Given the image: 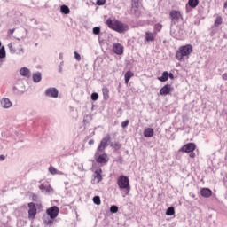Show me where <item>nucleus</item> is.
<instances>
[{
	"label": "nucleus",
	"mask_w": 227,
	"mask_h": 227,
	"mask_svg": "<svg viewBox=\"0 0 227 227\" xmlns=\"http://www.w3.org/2000/svg\"><path fill=\"white\" fill-rule=\"evenodd\" d=\"M46 214L51 219H56V217H58V215H59V207H58L57 206H53L46 210Z\"/></svg>",
	"instance_id": "nucleus-6"
},
{
	"label": "nucleus",
	"mask_w": 227,
	"mask_h": 227,
	"mask_svg": "<svg viewBox=\"0 0 227 227\" xmlns=\"http://www.w3.org/2000/svg\"><path fill=\"white\" fill-rule=\"evenodd\" d=\"M1 106L4 107V109H10L12 107V101L8 98H3L1 100Z\"/></svg>",
	"instance_id": "nucleus-14"
},
{
	"label": "nucleus",
	"mask_w": 227,
	"mask_h": 227,
	"mask_svg": "<svg viewBox=\"0 0 227 227\" xmlns=\"http://www.w3.org/2000/svg\"><path fill=\"white\" fill-rule=\"evenodd\" d=\"M223 8H227V1L224 3Z\"/></svg>",
	"instance_id": "nucleus-45"
},
{
	"label": "nucleus",
	"mask_w": 227,
	"mask_h": 227,
	"mask_svg": "<svg viewBox=\"0 0 227 227\" xmlns=\"http://www.w3.org/2000/svg\"><path fill=\"white\" fill-rule=\"evenodd\" d=\"M91 100H98V93H97V92L92 93Z\"/></svg>",
	"instance_id": "nucleus-35"
},
{
	"label": "nucleus",
	"mask_w": 227,
	"mask_h": 227,
	"mask_svg": "<svg viewBox=\"0 0 227 227\" xmlns=\"http://www.w3.org/2000/svg\"><path fill=\"white\" fill-rule=\"evenodd\" d=\"M60 12L65 13V15H68V13H70V8H68V6H67V5H62L60 7Z\"/></svg>",
	"instance_id": "nucleus-24"
},
{
	"label": "nucleus",
	"mask_w": 227,
	"mask_h": 227,
	"mask_svg": "<svg viewBox=\"0 0 227 227\" xmlns=\"http://www.w3.org/2000/svg\"><path fill=\"white\" fill-rule=\"evenodd\" d=\"M96 4H98V6H104L106 0H97Z\"/></svg>",
	"instance_id": "nucleus-33"
},
{
	"label": "nucleus",
	"mask_w": 227,
	"mask_h": 227,
	"mask_svg": "<svg viewBox=\"0 0 227 227\" xmlns=\"http://www.w3.org/2000/svg\"><path fill=\"white\" fill-rule=\"evenodd\" d=\"M6 157L4 155H0V160H4Z\"/></svg>",
	"instance_id": "nucleus-43"
},
{
	"label": "nucleus",
	"mask_w": 227,
	"mask_h": 227,
	"mask_svg": "<svg viewBox=\"0 0 227 227\" xmlns=\"http://www.w3.org/2000/svg\"><path fill=\"white\" fill-rule=\"evenodd\" d=\"M169 17L171 19L172 24H178V22H180V20H183L184 19V17L182 16V12L176 10L170 11Z\"/></svg>",
	"instance_id": "nucleus-5"
},
{
	"label": "nucleus",
	"mask_w": 227,
	"mask_h": 227,
	"mask_svg": "<svg viewBox=\"0 0 227 227\" xmlns=\"http://www.w3.org/2000/svg\"><path fill=\"white\" fill-rule=\"evenodd\" d=\"M132 77H134V74L132 73V71L126 72L124 75L125 84H129V82L130 81V79H132Z\"/></svg>",
	"instance_id": "nucleus-19"
},
{
	"label": "nucleus",
	"mask_w": 227,
	"mask_h": 227,
	"mask_svg": "<svg viewBox=\"0 0 227 227\" xmlns=\"http://www.w3.org/2000/svg\"><path fill=\"white\" fill-rule=\"evenodd\" d=\"M157 36V32H145V39L146 42H155V37Z\"/></svg>",
	"instance_id": "nucleus-13"
},
{
	"label": "nucleus",
	"mask_w": 227,
	"mask_h": 227,
	"mask_svg": "<svg viewBox=\"0 0 227 227\" xmlns=\"http://www.w3.org/2000/svg\"><path fill=\"white\" fill-rule=\"evenodd\" d=\"M188 4L190 8H196L200 4V0H189Z\"/></svg>",
	"instance_id": "nucleus-21"
},
{
	"label": "nucleus",
	"mask_w": 227,
	"mask_h": 227,
	"mask_svg": "<svg viewBox=\"0 0 227 227\" xmlns=\"http://www.w3.org/2000/svg\"><path fill=\"white\" fill-rule=\"evenodd\" d=\"M96 161L98 164H107L109 162V157L104 153L97 157Z\"/></svg>",
	"instance_id": "nucleus-11"
},
{
	"label": "nucleus",
	"mask_w": 227,
	"mask_h": 227,
	"mask_svg": "<svg viewBox=\"0 0 227 227\" xmlns=\"http://www.w3.org/2000/svg\"><path fill=\"white\" fill-rule=\"evenodd\" d=\"M117 185L120 191H123V196L130 194V180L127 176H120L117 179Z\"/></svg>",
	"instance_id": "nucleus-3"
},
{
	"label": "nucleus",
	"mask_w": 227,
	"mask_h": 227,
	"mask_svg": "<svg viewBox=\"0 0 227 227\" xmlns=\"http://www.w3.org/2000/svg\"><path fill=\"white\" fill-rule=\"evenodd\" d=\"M3 58H6V51L4 50V46L0 49V59Z\"/></svg>",
	"instance_id": "nucleus-28"
},
{
	"label": "nucleus",
	"mask_w": 227,
	"mask_h": 227,
	"mask_svg": "<svg viewBox=\"0 0 227 227\" xmlns=\"http://www.w3.org/2000/svg\"><path fill=\"white\" fill-rule=\"evenodd\" d=\"M137 6H139V3L138 2H134L132 4V8H137Z\"/></svg>",
	"instance_id": "nucleus-38"
},
{
	"label": "nucleus",
	"mask_w": 227,
	"mask_h": 227,
	"mask_svg": "<svg viewBox=\"0 0 227 227\" xmlns=\"http://www.w3.org/2000/svg\"><path fill=\"white\" fill-rule=\"evenodd\" d=\"M49 172L51 174V175H58V170L56 169V168L51 166L49 168Z\"/></svg>",
	"instance_id": "nucleus-29"
},
{
	"label": "nucleus",
	"mask_w": 227,
	"mask_h": 227,
	"mask_svg": "<svg viewBox=\"0 0 227 227\" xmlns=\"http://www.w3.org/2000/svg\"><path fill=\"white\" fill-rule=\"evenodd\" d=\"M45 95L46 97H51V98H58L59 91H58V89L51 87L45 90Z\"/></svg>",
	"instance_id": "nucleus-9"
},
{
	"label": "nucleus",
	"mask_w": 227,
	"mask_h": 227,
	"mask_svg": "<svg viewBox=\"0 0 227 227\" xmlns=\"http://www.w3.org/2000/svg\"><path fill=\"white\" fill-rule=\"evenodd\" d=\"M33 81L34 82H40L42 81V74L41 73H35L33 74Z\"/></svg>",
	"instance_id": "nucleus-22"
},
{
	"label": "nucleus",
	"mask_w": 227,
	"mask_h": 227,
	"mask_svg": "<svg viewBox=\"0 0 227 227\" xmlns=\"http://www.w3.org/2000/svg\"><path fill=\"white\" fill-rule=\"evenodd\" d=\"M191 54H192V45L186 44L180 46L176 52V59L177 61H185V59H189Z\"/></svg>",
	"instance_id": "nucleus-2"
},
{
	"label": "nucleus",
	"mask_w": 227,
	"mask_h": 227,
	"mask_svg": "<svg viewBox=\"0 0 227 227\" xmlns=\"http://www.w3.org/2000/svg\"><path fill=\"white\" fill-rule=\"evenodd\" d=\"M109 141H111V135H106L100 142L99 146L98 147L96 155L98 153H104L106 148H107L109 145Z\"/></svg>",
	"instance_id": "nucleus-4"
},
{
	"label": "nucleus",
	"mask_w": 227,
	"mask_h": 227,
	"mask_svg": "<svg viewBox=\"0 0 227 227\" xmlns=\"http://www.w3.org/2000/svg\"><path fill=\"white\" fill-rule=\"evenodd\" d=\"M168 77L169 79H175V75L173 74V73H169Z\"/></svg>",
	"instance_id": "nucleus-40"
},
{
	"label": "nucleus",
	"mask_w": 227,
	"mask_h": 227,
	"mask_svg": "<svg viewBox=\"0 0 227 227\" xmlns=\"http://www.w3.org/2000/svg\"><path fill=\"white\" fill-rule=\"evenodd\" d=\"M0 47H1V42H0Z\"/></svg>",
	"instance_id": "nucleus-46"
},
{
	"label": "nucleus",
	"mask_w": 227,
	"mask_h": 227,
	"mask_svg": "<svg viewBox=\"0 0 227 227\" xmlns=\"http://www.w3.org/2000/svg\"><path fill=\"white\" fill-rule=\"evenodd\" d=\"M222 78L223 79V81H227V73H224Z\"/></svg>",
	"instance_id": "nucleus-39"
},
{
	"label": "nucleus",
	"mask_w": 227,
	"mask_h": 227,
	"mask_svg": "<svg viewBox=\"0 0 227 227\" xmlns=\"http://www.w3.org/2000/svg\"><path fill=\"white\" fill-rule=\"evenodd\" d=\"M168 79H169V73H168V71H164L162 75L158 77V81H160V82H166Z\"/></svg>",
	"instance_id": "nucleus-18"
},
{
	"label": "nucleus",
	"mask_w": 227,
	"mask_h": 227,
	"mask_svg": "<svg viewBox=\"0 0 227 227\" xmlns=\"http://www.w3.org/2000/svg\"><path fill=\"white\" fill-rule=\"evenodd\" d=\"M129 123H130V121L129 120L122 121L121 122L122 129H127V127H129Z\"/></svg>",
	"instance_id": "nucleus-32"
},
{
	"label": "nucleus",
	"mask_w": 227,
	"mask_h": 227,
	"mask_svg": "<svg viewBox=\"0 0 227 227\" xmlns=\"http://www.w3.org/2000/svg\"><path fill=\"white\" fill-rule=\"evenodd\" d=\"M28 219H31V221L35 220V217L36 216V205L33 202L28 203Z\"/></svg>",
	"instance_id": "nucleus-7"
},
{
	"label": "nucleus",
	"mask_w": 227,
	"mask_h": 227,
	"mask_svg": "<svg viewBox=\"0 0 227 227\" xmlns=\"http://www.w3.org/2000/svg\"><path fill=\"white\" fill-rule=\"evenodd\" d=\"M106 25L110 29L116 31V33H125L129 31V25L116 20L109 18L106 20Z\"/></svg>",
	"instance_id": "nucleus-1"
},
{
	"label": "nucleus",
	"mask_w": 227,
	"mask_h": 227,
	"mask_svg": "<svg viewBox=\"0 0 227 227\" xmlns=\"http://www.w3.org/2000/svg\"><path fill=\"white\" fill-rule=\"evenodd\" d=\"M44 224H47V225L52 224V221H51V220H50V221H45V222H44Z\"/></svg>",
	"instance_id": "nucleus-41"
},
{
	"label": "nucleus",
	"mask_w": 227,
	"mask_h": 227,
	"mask_svg": "<svg viewBox=\"0 0 227 227\" xmlns=\"http://www.w3.org/2000/svg\"><path fill=\"white\" fill-rule=\"evenodd\" d=\"M221 24H223V18L218 16L215 20V27H218V26H221Z\"/></svg>",
	"instance_id": "nucleus-25"
},
{
	"label": "nucleus",
	"mask_w": 227,
	"mask_h": 227,
	"mask_svg": "<svg viewBox=\"0 0 227 227\" xmlns=\"http://www.w3.org/2000/svg\"><path fill=\"white\" fill-rule=\"evenodd\" d=\"M153 134H154V131H153V128H146V129L144 130V136H145V137H153Z\"/></svg>",
	"instance_id": "nucleus-17"
},
{
	"label": "nucleus",
	"mask_w": 227,
	"mask_h": 227,
	"mask_svg": "<svg viewBox=\"0 0 227 227\" xmlns=\"http://www.w3.org/2000/svg\"><path fill=\"white\" fill-rule=\"evenodd\" d=\"M103 91V97L105 100H109V89L107 87H105L102 89Z\"/></svg>",
	"instance_id": "nucleus-23"
},
{
	"label": "nucleus",
	"mask_w": 227,
	"mask_h": 227,
	"mask_svg": "<svg viewBox=\"0 0 227 227\" xmlns=\"http://www.w3.org/2000/svg\"><path fill=\"white\" fill-rule=\"evenodd\" d=\"M93 202L95 203V205H100V203H102L99 196H95L93 198Z\"/></svg>",
	"instance_id": "nucleus-30"
},
{
	"label": "nucleus",
	"mask_w": 227,
	"mask_h": 227,
	"mask_svg": "<svg viewBox=\"0 0 227 227\" xmlns=\"http://www.w3.org/2000/svg\"><path fill=\"white\" fill-rule=\"evenodd\" d=\"M14 32H15L14 29H10V30L8 31L9 35H13Z\"/></svg>",
	"instance_id": "nucleus-42"
},
{
	"label": "nucleus",
	"mask_w": 227,
	"mask_h": 227,
	"mask_svg": "<svg viewBox=\"0 0 227 227\" xmlns=\"http://www.w3.org/2000/svg\"><path fill=\"white\" fill-rule=\"evenodd\" d=\"M113 51L118 56H121V54H123V45H121L120 43H115L113 45Z\"/></svg>",
	"instance_id": "nucleus-12"
},
{
	"label": "nucleus",
	"mask_w": 227,
	"mask_h": 227,
	"mask_svg": "<svg viewBox=\"0 0 227 227\" xmlns=\"http://www.w3.org/2000/svg\"><path fill=\"white\" fill-rule=\"evenodd\" d=\"M95 144V140L91 139L89 141V145H94Z\"/></svg>",
	"instance_id": "nucleus-44"
},
{
	"label": "nucleus",
	"mask_w": 227,
	"mask_h": 227,
	"mask_svg": "<svg viewBox=\"0 0 227 227\" xmlns=\"http://www.w3.org/2000/svg\"><path fill=\"white\" fill-rule=\"evenodd\" d=\"M171 91H173V87L170 84H166L160 90V95L166 97V95H170Z\"/></svg>",
	"instance_id": "nucleus-10"
},
{
	"label": "nucleus",
	"mask_w": 227,
	"mask_h": 227,
	"mask_svg": "<svg viewBox=\"0 0 227 227\" xmlns=\"http://www.w3.org/2000/svg\"><path fill=\"white\" fill-rule=\"evenodd\" d=\"M110 212L112 214H116V212H118V206H111Z\"/></svg>",
	"instance_id": "nucleus-31"
},
{
	"label": "nucleus",
	"mask_w": 227,
	"mask_h": 227,
	"mask_svg": "<svg viewBox=\"0 0 227 227\" xmlns=\"http://www.w3.org/2000/svg\"><path fill=\"white\" fill-rule=\"evenodd\" d=\"M154 31L155 33H160V31H162V24L157 23L154 25Z\"/></svg>",
	"instance_id": "nucleus-27"
},
{
	"label": "nucleus",
	"mask_w": 227,
	"mask_h": 227,
	"mask_svg": "<svg viewBox=\"0 0 227 227\" xmlns=\"http://www.w3.org/2000/svg\"><path fill=\"white\" fill-rule=\"evenodd\" d=\"M95 178L98 183L102 182V168H98L95 171Z\"/></svg>",
	"instance_id": "nucleus-20"
},
{
	"label": "nucleus",
	"mask_w": 227,
	"mask_h": 227,
	"mask_svg": "<svg viewBox=\"0 0 227 227\" xmlns=\"http://www.w3.org/2000/svg\"><path fill=\"white\" fill-rule=\"evenodd\" d=\"M196 150V144L188 143L184 145L182 148L179 149V152H183L184 153H189L191 152H194Z\"/></svg>",
	"instance_id": "nucleus-8"
},
{
	"label": "nucleus",
	"mask_w": 227,
	"mask_h": 227,
	"mask_svg": "<svg viewBox=\"0 0 227 227\" xmlns=\"http://www.w3.org/2000/svg\"><path fill=\"white\" fill-rule=\"evenodd\" d=\"M93 34H94V35H100V27H95L93 28Z\"/></svg>",
	"instance_id": "nucleus-34"
},
{
	"label": "nucleus",
	"mask_w": 227,
	"mask_h": 227,
	"mask_svg": "<svg viewBox=\"0 0 227 227\" xmlns=\"http://www.w3.org/2000/svg\"><path fill=\"white\" fill-rule=\"evenodd\" d=\"M74 58L77 61H81V55L77 51L74 52Z\"/></svg>",
	"instance_id": "nucleus-36"
},
{
	"label": "nucleus",
	"mask_w": 227,
	"mask_h": 227,
	"mask_svg": "<svg viewBox=\"0 0 227 227\" xmlns=\"http://www.w3.org/2000/svg\"><path fill=\"white\" fill-rule=\"evenodd\" d=\"M20 74L22 77H26L27 79H29V77H31V71L27 67H22L20 70Z\"/></svg>",
	"instance_id": "nucleus-15"
},
{
	"label": "nucleus",
	"mask_w": 227,
	"mask_h": 227,
	"mask_svg": "<svg viewBox=\"0 0 227 227\" xmlns=\"http://www.w3.org/2000/svg\"><path fill=\"white\" fill-rule=\"evenodd\" d=\"M200 195L203 198H210V196H212V190H210L209 188H202L200 190Z\"/></svg>",
	"instance_id": "nucleus-16"
},
{
	"label": "nucleus",
	"mask_w": 227,
	"mask_h": 227,
	"mask_svg": "<svg viewBox=\"0 0 227 227\" xmlns=\"http://www.w3.org/2000/svg\"><path fill=\"white\" fill-rule=\"evenodd\" d=\"M166 215H175V207H168L166 211Z\"/></svg>",
	"instance_id": "nucleus-26"
},
{
	"label": "nucleus",
	"mask_w": 227,
	"mask_h": 227,
	"mask_svg": "<svg viewBox=\"0 0 227 227\" xmlns=\"http://www.w3.org/2000/svg\"><path fill=\"white\" fill-rule=\"evenodd\" d=\"M191 159H194L196 157V153H194V151L190 152V155Z\"/></svg>",
	"instance_id": "nucleus-37"
}]
</instances>
